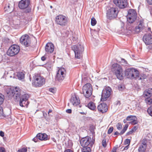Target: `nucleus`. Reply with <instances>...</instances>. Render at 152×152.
<instances>
[{"label": "nucleus", "mask_w": 152, "mask_h": 152, "mask_svg": "<svg viewBox=\"0 0 152 152\" xmlns=\"http://www.w3.org/2000/svg\"><path fill=\"white\" fill-rule=\"evenodd\" d=\"M14 89V88L12 89L9 86H6L4 87V90L7 94V96L10 98L12 97V95H13Z\"/></svg>", "instance_id": "23"}, {"label": "nucleus", "mask_w": 152, "mask_h": 152, "mask_svg": "<svg viewBox=\"0 0 152 152\" xmlns=\"http://www.w3.org/2000/svg\"><path fill=\"white\" fill-rule=\"evenodd\" d=\"M88 107L92 110H94L96 108L95 104L92 102H90L88 104Z\"/></svg>", "instance_id": "27"}, {"label": "nucleus", "mask_w": 152, "mask_h": 152, "mask_svg": "<svg viewBox=\"0 0 152 152\" xmlns=\"http://www.w3.org/2000/svg\"><path fill=\"white\" fill-rule=\"evenodd\" d=\"M49 58V57L48 56V54L45 53V54L41 57V60L42 61H44L46 59H48Z\"/></svg>", "instance_id": "34"}, {"label": "nucleus", "mask_w": 152, "mask_h": 152, "mask_svg": "<svg viewBox=\"0 0 152 152\" xmlns=\"http://www.w3.org/2000/svg\"><path fill=\"white\" fill-rule=\"evenodd\" d=\"M6 116V115L5 114H4L3 112V108L0 106V117H5Z\"/></svg>", "instance_id": "36"}, {"label": "nucleus", "mask_w": 152, "mask_h": 152, "mask_svg": "<svg viewBox=\"0 0 152 152\" xmlns=\"http://www.w3.org/2000/svg\"><path fill=\"white\" fill-rule=\"evenodd\" d=\"M20 90L19 88L16 87L14 88L13 95H12V97H13L15 101H18L21 98Z\"/></svg>", "instance_id": "18"}, {"label": "nucleus", "mask_w": 152, "mask_h": 152, "mask_svg": "<svg viewBox=\"0 0 152 152\" xmlns=\"http://www.w3.org/2000/svg\"><path fill=\"white\" fill-rule=\"evenodd\" d=\"M148 141L146 139H143L141 141V143L139 145L138 152H145L147 145Z\"/></svg>", "instance_id": "17"}, {"label": "nucleus", "mask_w": 152, "mask_h": 152, "mask_svg": "<svg viewBox=\"0 0 152 152\" xmlns=\"http://www.w3.org/2000/svg\"><path fill=\"white\" fill-rule=\"evenodd\" d=\"M118 13V11L116 8L114 7L110 8L107 11V18L110 20H113L117 17Z\"/></svg>", "instance_id": "9"}, {"label": "nucleus", "mask_w": 152, "mask_h": 152, "mask_svg": "<svg viewBox=\"0 0 152 152\" xmlns=\"http://www.w3.org/2000/svg\"><path fill=\"white\" fill-rule=\"evenodd\" d=\"M51 112H52V110H49L48 111V113L49 114V113H51Z\"/></svg>", "instance_id": "63"}, {"label": "nucleus", "mask_w": 152, "mask_h": 152, "mask_svg": "<svg viewBox=\"0 0 152 152\" xmlns=\"http://www.w3.org/2000/svg\"><path fill=\"white\" fill-rule=\"evenodd\" d=\"M97 109L99 112L102 113H105L108 110L107 105L104 102L99 105L97 107Z\"/></svg>", "instance_id": "22"}, {"label": "nucleus", "mask_w": 152, "mask_h": 152, "mask_svg": "<svg viewBox=\"0 0 152 152\" xmlns=\"http://www.w3.org/2000/svg\"><path fill=\"white\" fill-rule=\"evenodd\" d=\"M17 152H22V151H21L20 150H20H18V151Z\"/></svg>", "instance_id": "64"}, {"label": "nucleus", "mask_w": 152, "mask_h": 152, "mask_svg": "<svg viewBox=\"0 0 152 152\" xmlns=\"http://www.w3.org/2000/svg\"><path fill=\"white\" fill-rule=\"evenodd\" d=\"M120 135V133H119L118 132L116 131L114 134V135Z\"/></svg>", "instance_id": "59"}, {"label": "nucleus", "mask_w": 152, "mask_h": 152, "mask_svg": "<svg viewBox=\"0 0 152 152\" xmlns=\"http://www.w3.org/2000/svg\"><path fill=\"white\" fill-rule=\"evenodd\" d=\"M0 136L2 137H3L4 136V133L2 131L0 132Z\"/></svg>", "instance_id": "54"}, {"label": "nucleus", "mask_w": 152, "mask_h": 152, "mask_svg": "<svg viewBox=\"0 0 152 152\" xmlns=\"http://www.w3.org/2000/svg\"><path fill=\"white\" fill-rule=\"evenodd\" d=\"M143 39L146 45L152 44V34L150 33L145 34L143 37Z\"/></svg>", "instance_id": "20"}, {"label": "nucleus", "mask_w": 152, "mask_h": 152, "mask_svg": "<svg viewBox=\"0 0 152 152\" xmlns=\"http://www.w3.org/2000/svg\"><path fill=\"white\" fill-rule=\"evenodd\" d=\"M91 147H83L82 149V152H91Z\"/></svg>", "instance_id": "30"}, {"label": "nucleus", "mask_w": 152, "mask_h": 152, "mask_svg": "<svg viewBox=\"0 0 152 152\" xmlns=\"http://www.w3.org/2000/svg\"><path fill=\"white\" fill-rule=\"evenodd\" d=\"M70 102L74 106H77L80 103L79 98H78L75 95L72 96L70 99Z\"/></svg>", "instance_id": "24"}, {"label": "nucleus", "mask_w": 152, "mask_h": 152, "mask_svg": "<svg viewBox=\"0 0 152 152\" xmlns=\"http://www.w3.org/2000/svg\"><path fill=\"white\" fill-rule=\"evenodd\" d=\"M121 26L122 27H123L124 26V24L123 22H121Z\"/></svg>", "instance_id": "61"}, {"label": "nucleus", "mask_w": 152, "mask_h": 152, "mask_svg": "<svg viewBox=\"0 0 152 152\" xmlns=\"http://www.w3.org/2000/svg\"><path fill=\"white\" fill-rule=\"evenodd\" d=\"M118 145H116L114 147L112 150L111 152H116V150L118 148Z\"/></svg>", "instance_id": "45"}, {"label": "nucleus", "mask_w": 152, "mask_h": 152, "mask_svg": "<svg viewBox=\"0 0 152 152\" xmlns=\"http://www.w3.org/2000/svg\"><path fill=\"white\" fill-rule=\"evenodd\" d=\"M145 101V102L149 105L152 104V99L150 98V97L146 98Z\"/></svg>", "instance_id": "32"}, {"label": "nucleus", "mask_w": 152, "mask_h": 152, "mask_svg": "<svg viewBox=\"0 0 152 152\" xmlns=\"http://www.w3.org/2000/svg\"><path fill=\"white\" fill-rule=\"evenodd\" d=\"M67 18L62 15H59L56 18V22L57 24L61 26H64L67 23Z\"/></svg>", "instance_id": "10"}, {"label": "nucleus", "mask_w": 152, "mask_h": 152, "mask_svg": "<svg viewBox=\"0 0 152 152\" xmlns=\"http://www.w3.org/2000/svg\"><path fill=\"white\" fill-rule=\"evenodd\" d=\"M96 23V21L95 19L94 18L91 19V24L92 26H95Z\"/></svg>", "instance_id": "37"}, {"label": "nucleus", "mask_w": 152, "mask_h": 152, "mask_svg": "<svg viewBox=\"0 0 152 152\" xmlns=\"http://www.w3.org/2000/svg\"><path fill=\"white\" fill-rule=\"evenodd\" d=\"M117 129L120 130L122 128V126L121 124L120 123H118L116 125Z\"/></svg>", "instance_id": "41"}, {"label": "nucleus", "mask_w": 152, "mask_h": 152, "mask_svg": "<svg viewBox=\"0 0 152 152\" xmlns=\"http://www.w3.org/2000/svg\"><path fill=\"white\" fill-rule=\"evenodd\" d=\"M22 152H26L27 151V149L26 148H23L20 149Z\"/></svg>", "instance_id": "50"}, {"label": "nucleus", "mask_w": 152, "mask_h": 152, "mask_svg": "<svg viewBox=\"0 0 152 152\" xmlns=\"http://www.w3.org/2000/svg\"><path fill=\"white\" fill-rule=\"evenodd\" d=\"M4 9L5 11L7 10L8 12H10V4H6Z\"/></svg>", "instance_id": "33"}, {"label": "nucleus", "mask_w": 152, "mask_h": 152, "mask_svg": "<svg viewBox=\"0 0 152 152\" xmlns=\"http://www.w3.org/2000/svg\"><path fill=\"white\" fill-rule=\"evenodd\" d=\"M125 74L128 78L133 79L139 77V72L136 69L133 68L127 69L125 70Z\"/></svg>", "instance_id": "4"}, {"label": "nucleus", "mask_w": 152, "mask_h": 152, "mask_svg": "<svg viewBox=\"0 0 152 152\" xmlns=\"http://www.w3.org/2000/svg\"><path fill=\"white\" fill-rule=\"evenodd\" d=\"M137 26L135 28L131 26L129 27L128 28L129 30L133 34L137 33L142 31L145 27L144 20H140L137 24Z\"/></svg>", "instance_id": "3"}, {"label": "nucleus", "mask_w": 152, "mask_h": 152, "mask_svg": "<svg viewBox=\"0 0 152 152\" xmlns=\"http://www.w3.org/2000/svg\"><path fill=\"white\" fill-rule=\"evenodd\" d=\"M127 121V118H126V119H124L123 121V122L124 123H125L126 122V121Z\"/></svg>", "instance_id": "62"}, {"label": "nucleus", "mask_w": 152, "mask_h": 152, "mask_svg": "<svg viewBox=\"0 0 152 152\" xmlns=\"http://www.w3.org/2000/svg\"><path fill=\"white\" fill-rule=\"evenodd\" d=\"M130 142V141L129 139H126L125 141L124 142V144L125 145L128 144V145H129Z\"/></svg>", "instance_id": "44"}, {"label": "nucleus", "mask_w": 152, "mask_h": 152, "mask_svg": "<svg viewBox=\"0 0 152 152\" xmlns=\"http://www.w3.org/2000/svg\"><path fill=\"white\" fill-rule=\"evenodd\" d=\"M112 89L109 87H106L104 89L102 92L101 100L104 102L106 100L111 94Z\"/></svg>", "instance_id": "13"}, {"label": "nucleus", "mask_w": 152, "mask_h": 152, "mask_svg": "<svg viewBox=\"0 0 152 152\" xmlns=\"http://www.w3.org/2000/svg\"><path fill=\"white\" fill-rule=\"evenodd\" d=\"M0 152H6L4 149L3 148H0Z\"/></svg>", "instance_id": "53"}, {"label": "nucleus", "mask_w": 152, "mask_h": 152, "mask_svg": "<svg viewBox=\"0 0 152 152\" xmlns=\"http://www.w3.org/2000/svg\"><path fill=\"white\" fill-rule=\"evenodd\" d=\"M29 96L27 94H25L22 95L20 100V105L22 107H27L29 104L28 100Z\"/></svg>", "instance_id": "15"}, {"label": "nucleus", "mask_w": 152, "mask_h": 152, "mask_svg": "<svg viewBox=\"0 0 152 152\" xmlns=\"http://www.w3.org/2000/svg\"><path fill=\"white\" fill-rule=\"evenodd\" d=\"M45 83V79L40 76H37L34 79L32 84L35 87H41Z\"/></svg>", "instance_id": "12"}, {"label": "nucleus", "mask_w": 152, "mask_h": 152, "mask_svg": "<svg viewBox=\"0 0 152 152\" xmlns=\"http://www.w3.org/2000/svg\"><path fill=\"white\" fill-rule=\"evenodd\" d=\"M4 100V96L1 94H0V105L3 102Z\"/></svg>", "instance_id": "35"}, {"label": "nucleus", "mask_w": 152, "mask_h": 152, "mask_svg": "<svg viewBox=\"0 0 152 152\" xmlns=\"http://www.w3.org/2000/svg\"><path fill=\"white\" fill-rule=\"evenodd\" d=\"M94 142V140H92L89 136L82 138L80 141V144L83 147H92Z\"/></svg>", "instance_id": "6"}, {"label": "nucleus", "mask_w": 152, "mask_h": 152, "mask_svg": "<svg viewBox=\"0 0 152 152\" xmlns=\"http://www.w3.org/2000/svg\"><path fill=\"white\" fill-rule=\"evenodd\" d=\"M37 137L41 140H46L48 139L47 135L45 134L39 133L37 135Z\"/></svg>", "instance_id": "26"}, {"label": "nucleus", "mask_w": 152, "mask_h": 152, "mask_svg": "<svg viewBox=\"0 0 152 152\" xmlns=\"http://www.w3.org/2000/svg\"><path fill=\"white\" fill-rule=\"evenodd\" d=\"M92 93V88L91 85L89 83H87L83 87V94L86 98L90 97Z\"/></svg>", "instance_id": "5"}, {"label": "nucleus", "mask_w": 152, "mask_h": 152, "mask_svg": "<svg viewBox=\"0 0 152 152\" xmlns=\"http://www.w3.org/2000/svg\"><path fill=\"white\" fill-rule=\"evenodd\" d=\"M129 145H127L126 146H125V147H124V150H127L128 149V148H129Z\"/></svg>", "instance_id": "57"}, {"label": "nucleus", "mask_w": 152, "mask_h": 152, "mask_svg": "<svg viewBox=\"0 0 152 152\" xmlns=\"http://www.w3.org/2000/svg\"><path fill=\"white\" fill-rule=\"evenodd\" d=\"M38 137H37V135L36 137L34 138L32 140L34 141L35 142H37L38 140Z\"/></svg>", "instance_id": "49"}, {"label": "nucleus", "mask_w": 152, "mask_h": 152, "mask_svg": "<svg viewBox=\"0 0 152 152\" xmlns=\"http://www.w3.org/2000/svg\"><path fill=\"white\" fill-rule=\"evenodd\" d=\"M134 116L132 115L129 116L126 118L127 120L128 121H131L134 119Z\"/></svg>", "instance_id": "42"}, {"label": "nucleus", "mask_w": 152, "mask_h": 152, "mask_svg": "<svg viewBox=\"0 0 152 152\" xmlns=\"http://www.w3.org/2000/svg\"><path fill=\"white\" fill-rule=\"evenodd\" d=\"M147 111L150 115L152 116V106H151L148 108Z\"/></svg>", "instance_id": "38"}, {"label": "nucleus", "mask_w": 152, "mask_h": 152, "mask_svg": "<svg viewBox=\"0 0 152 152\" xmlns=\"http://www.w3.org/2000/svg\"><path fill=\"white\" fill-rule=\"evenodd\" d=\"M65 145L66 148H71L72 146L73 143L71 140H68V141L65 142Z\"/></svg>", "instance_id": "28"}, {"label": "nucleus", "mask_w": 152, "mask_h": 152, "mask_svg": "<svg viewBox=\"0 0 152 152\" xmlns=\"http://www.w3.org/2000/svg\"><path fill=\"white\" fill-rule=\"evenodd\" d=\"M71 48L75 53V57L77 58H80L84 50L83 45L81 44H77L72 46Z\"/></svg>", "instance_id": "2"}, {"label": "nucleus", "mask_w": 152, "mask_h": 152, "mask_svg": "<svg viewBox=\"0 0 152 152\" xmlns=\"http://www.w3.org/2000/svg\"><path fill=\"white\" fill-rule=\"evenodd\" d=\"M54 46L52 43H47L45 46V50L47 54H49L52 53L54 50Z\"/></svg>", "instance_id": "21"}, {"label": "nucleus", "mask_w": 152, "mask_h": 152, "mask_svg": "<svg viewBox=\"0 0 152 152\" xmlns=\"http://www.w3.org/2000/svg\"><path fill=\"white\" fill-rule=\"evenodd\" d=\"M137 13L133 9H130L128 11L127 21L130 23H133L136 19Z\"/></svg>", "instance_id": "14"}, {"label": "nucleus", "mask_w": 152, "mask_h": 152, "mask_svg": "<svg viewBox=\"0 0 152 152\" xmlns=\"http://www.w3.org/2000/svg\"><path fill=\"white\" fill-rule=\"evenodd\" d=\"M128 127V124H125L124 127L120 133V135H121L124 134L127 129Z\"/></svg>", "instance_id": "31"}, {"label": "nucleus", "mask_w": 152, "mask_h": 152, "mask_svg": "<svg viewBox=\"0 0 152 152\" xmlns=\"http://www.w3.org/2000/svg\"><path fill=\"white\" fill-rule=\"evenodd\" d=\"M121 62L124 64H127V61L125 59L121 58Z\"/></svg>", "instance_id": "46"}, {"label": "nucleus", "mask_w": 152, "mask_h": 152, "mask_svg": "<svg viewBox=\"0 0 152 152\" xmlns=\"http://www.w3.org/2000/svg\"><path fill=\"white\" fill-rule=\"evenodd\" d=\"M17 76L19 80H23L24 78L25 74L23 72H19L17 73Z\"/></svg>", "instance_id": "29"}, {"label": "nucleus", "mask_w": 152, "mask_h": 152, "mask_svg": "<svg viewBox=\"0 0 152 152\" xmlns=\"http://www.w3.org/2000/svg\"><path fill=\"white\" fill-rule=\"evenodd\" d=\"M136 126H134V127L131 129V130H133V132L135 131V130H136Z\"/></svg>", "instance_id": "60"}, {"label": "nucleus", "mask_w": 152, "mask_h": 152, "mask_svg": "<svg viewBox=\"0 0 152 152\" xmlns=\"http://www.w3.org/2000/svg\"><path fill=\"white\" fill-rule=\"evenodd\" d=\"M30 4V0H21L18 3V7L21 9L27 8Z\"/></svg>", "instance_id": "19"}, {"label": "nucleus", "mask_w": 152, "mask_h": 152, "mask_svg": "<svg viewBox=\"0 0 152 152\" xmlns=\"http://www.w3.org/2000/svg\"><path fill=\"white\" fill-rule=\"evenodd\" d=\"M133 129L131 130V131H130L129 132H127L126 133V135H129V134H132L133 132Z\"/></svg>", "instance_id": "51"}, {"label": "nucleus", "mask_w": 152, "mask_h": 152, "mask_svg": "<svg viewBox=\"0 0 152 152\" xmlns=\"http://www.w3.org/2000/svg\"><path fill=\"white\" fill-rule=\"evenodd\" d=\"M66 74L65 69L63 67H61L59 69L56 74V80L61 82L65 78Z\"/></svg>", "instance_id": "8"}, {"label": "nucleus", "mask_w": 152, "mask_h": 152, "mask_svg": "<svg viewBox=\"0 0 152 152\" xmlns=\"http://www.w3.org/2000/svg\"><path fill=\"white\" fill-rule=\"evenodd\" d=\"M64 152H72V151L70 149H68L65 150Z\"/></svg>", "instance_id": "56"}, {"label": "nucleus", "mask_w": 152, "mask_h": 152, "mask_svg": "<svg viewBox=\"0 0 152 152\" xmlns=\"http://www.w3.org/2000/svg\"><path fill=\"white\" fill-rule=\"evenodd\" d=\"M121 104L120 102L119 101H118L117 102V103L116 104V105H119Z\"/></svg>", "instance_id": "58"}, {"label": "nucleus", "mask_w": 152, "mask_h": 152, "mask_svg": "<svg viewBox=\"0 0 152 152\" xmlns=\"http://www.w3.org/2000/svg\"><path fill=\"white\" fill-rule=\"evenodd\" d=\"M113 127L112 126L110 127L108 130L107 133L109 134H110L113 132Z\"/></svg>", "instance_id": "43"}, {"label": "nucleus", "mask_w": 152, "mask_h": 152, "mask_svg": "<svg viewBox=\"0 0 152 152\" xmlns=\"http://www.w3.org/2000/svg\"><path fill=\"white\" fill-rule=\"evenodd\" d=\"M49 90L50 92L53 93H54L55 92V89L53 88H50Z\"/></svg>", "instance_id": "48"}, {"label": "nucleus", "mask_w": 152, "mask_h": 152, "mask_svg": "<svg viewBox=\"0 0 152 152\" xmlns=\"http://www.w3.org/2000/svg\"><path fill=\"white\" fill-rule=\"evenodd\" d=\"M143 95L145 98L150 97L152 96V88L146 89L144 91Z\"/></svg>", "instance_id": "25"}, {"label": "nucleus", "mask_w": 152, "mask_h": 152, "mask_svg": "<svg viewBox=\"0 0 152 152\" xmlns=\"http://www.w3.org/2000/svg\"><path fill=\"white\" fill-rule=\"evenodd\" d=\"M124 88V86L120 85L118 86V89L120 91H122Z\"/></svg>", "instance_id": "47"}, {"label": "nucleus", "mask_w": 152, "mask_h": 152, "mask_svg": "<svg viewBox=\"0 0 152 152\" xmlns=\"http://www.w3.org/2000/svg\"><path fill=\"white\" fill-rule=\"evenodd\" d=\"M20 42L23 45L28 47L30 45L31 41L30 37L27 34L23 35L20 38Z\"/></svg>", "instance_id": "11"}, {"label": "nucleus", "mask_w": 152, "mask_h": 152, "mask_svg": "<svg viewBox=\"0 0 152 152\" xmlns=\"http://www.w3.org/2000/svg\"><path fill=\"white\" fill-rule=\"evenodd\" d=\"M20 50L19 46L16 44H14L10 46L7 52L8 55L12 56L17 54Z\"/></svg>", "instance_id": "7"}, {"label": "nucleus", "mask_w": 152, "mask_h": 152, "mask_svg": "<svg viewBox=\"0 0 152 152\" xmlns=\"http://www.w3.org/2000/svg\"><path fill=\"white\" fill-rule=\"evenodd\" d=\"M66 113H72V110L70 109H68L66 111Z\"/></svg>", "instance_id": "52"}, {"label": "nucleus", "mask_w": 152, "mask_h": 152, "mask_svg": "<svg viewBox=\"0 0 152 152\" xmlns=\"http://www.w3.org/2000/svg\"><path fill=\"white\" fill-rule=\"evenodd\" d=\"M147 3L149 4H152V0H146Z\"/></svg>", "instance_id": "55"}, {"label": "nucleus", "mask_w": 152, "mask_h": 152, "mask_svg": "<svg viewBox=\"0 0 152 152\" xmlns=\"http://www.w3.org/2000/svg\"><path fill=\"white\" fill-rule=\"evenodd\" d=\"M102 146L105 148L107 146V143H106V139L104 138L103 139L102 141Z\"/></svg>", "instance_id": "39"}, {"label": "nucleus", "mask_w": 152, "mask_h": 152, "mask_svg": "<svg viewBox=\"0 0 152 152\" xmlns=\"http://www.w3.org/2000/svg\"><path fill=\"white\" fill-rule=\"evenodd\" d=\"M111 69L118 79L121 80H123L124 72L121 65L118 63H114L112 65Z\"/></svg>", "instance_id": "1"}, {"label": "nucleus", "mask_w": 152, "mask_h": 152, "mask_svg": "<svg viewBox=\"0 0 152 152\" xmlns=\"http://www.w3.org/2000/svg\"><path fill=\"white\" fill-rule=\"evenodd\" d=\"M113 2L116 6L123 9L127 6V0H113Z\"/></svg>", "instance_id": "16"}, {"label": "nucleus", "mask_w": 152, "mask_h": 152, "mask_svg": "<svg viewBox=\"0 0 152 152\" xmlns=\"http://www.w3.org/2000/svg\"><path fill=\"white\" fill-rule=\"evenodd\" d=\"M137 120L134 119L133 120H132V121L128 122V123L129 124H131L132 125L136 124H137Z\"/></svg>", "instance_id": "40"}]
</instances>
